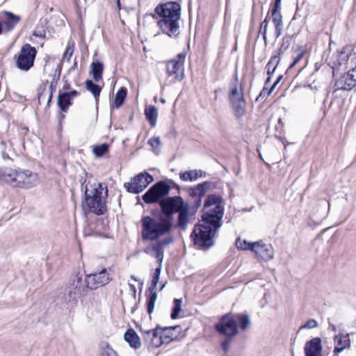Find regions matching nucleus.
<instances>
[{
	"mask_svg": "<svg viewBox=\"0 0 356 356\" xmlns=\"http://www.w3.org/2000/svg\"><path fill=\"white\" fill-rule=\"evenodd\" d=\"M225 213L223 198L217 194H209L204 200L201 220L195 225L191 237L194 244L202 250L214 245L213 238L222 226Z\"/></svg>",
	"mask_w": 356,
	"mask_h": 356,
	"instance_id": "1",
	"label": "nucleus"
},
{
	"mask_svg": "<svg viewBox=\"0 0 356 356\" xmlns=\"http://www.w3.org/2000/svg\"><path fill=\"white\" fill-rule=\"evenodd\" d=\"M186 204L181 196L168 197L161 201V213L157 220L149 216L141 219L143 239L154 241L169 234L174 227L173 214Z\"/></svg>",
	"mask_w": 356,
	"mask_h": 356,
	"instance_id": "2",
	"label": "nucleus"
},
{
	"mask_svg": "<svg viewBox=\"0 0 356 356\" xmlns=\"http://www.w3.org/2000/svg\"><path fill=\"white\" fill-rule=\"evenodd\" d=\"M153 17L157 19L156 24L160 30L170 38H177L179 33L181 6L170 1L159 4L154 9Z\"/></svg>",
	"mask_w": 356,
	"mask_h": 356,
	"instance_id": "3",
	"label": "nucleus"
},
{
	"mask_svg": "<svg viewBox=\"0 0 356 356\" xmlns=\"http://www.w3.org/2000/svg\"><path fill=\"white\" fill-rule=\"evenodd\" d=\"M88 289L82 277L76 275L66 283L62 296V301L67 307L74 308L77 305L79 299L88 293Z\"/></svg>",
	"mask_w": 356,
	"mask_h": 356,
	"instance_id": "4",
	"label": "nucleus"
},
{
	"mask_svg": "<svg viewBox=\"0 0 356 356\" xmlns=\"http://www.w3.org/2000/svg\"><path fill=\"white\" fill-rule=\"evenodd\" d=\"M105 197L102 195L104 188L102 184H98L89 191L87 186L85 191V200L88 211L97 216L103 215L107 211L105 198L107 196L108 191L105 187Z\"/></svg>",
	"mask_w": 356,
	"mask_h": 356,
	"instance_id": "5",
	"label": "nucleus"
},
{
	"mask_svg": "<svg viewBox=\"0 0 356 356\" xmlns=\"http://www.w3.org/2000/svg\"><path fill=\"white\" fill-rule=\"evenodd\" d=\"M7 177L6 183L13 187L30 188L38 183V175L30 170H17L8 169L5 175Z\"/></svg>",
	"mask_w": 356,
	"mask_h": 356,
	"instance_id": "6",
	"label": "nucleus"
},
{
	"mask_svg": "<svg viewBox=\"0 0 356 356\" xmlns=\"http://www.w3.org/2000/svg\"><path fill=\"white\" fill-rule=\"evenodd\" d=\"M37 55L35 47L30 44H24L15 56L16 67L22 71L28 72L34 65Z\"/></svg>",
	"mask_w": 356,
	"mask_h": 356,
	"instance_id": "7",
	"label": "nucleus"
},
{
	"mask_svg": "<svg viewBox=\"0 0 356 356\" xmlns=\"http://www.w3.org/2000/svg\"><path fill=\"white\" fill-rule=\"evenodd\" d=\"M171 186L165 181H159L152 185L143 195L146 204L159 203L169 194Z\"/></svg>",
	"mask_w": 356,
	"mask_h": 356,
	"instance_id": "8",
	"label": "nucleus"
},
{
	"mask_svg": "<svg viewBox=\"0 0 356 356\" xmlns=\"http://www.w3.org/2000/svg\"><path fill=\"white\" fill-rule=\"evenodd\" d=\"M213 183L209 181H205L194 186L188 188V202L191 209L195 211L199 209L202 204V199L213 188Z\"/></svg>",
	"mask_w": 356,
	"mask_h": 356,
	"instance_id": "9",
	"label": "nucleus"
},
{
	"mask_svg": "<svg viewBox=\"0 0 356 356\" xmlns=\"http://www.w3.org/2000/svg\"><path fill=\"white\" fill-rule=\"evenodd\" d=\"M214 328L218 334L224 336L235 337L238 333V325L232 312L220 316Z\"/></svg>",
	"mask_w": 356,
	"mask_h": 356,
	"instance_id": "10",
	"label": "nucleus"
},
{
	"mask_svg": "<svg viewBox=\"0 0 356 356\" xmlns=\"http://www.w3.org/2000/svg\"><path fill=\"white\" fill-rule=\"evenodd\" d=\"M153 181L154 178L150 174L147 172H140L131 178L130 182L124 183V187L128 193L139 194Z\"/></svg>",
	"mask_w": 356,
	"mask_h": 356,
	"instance_id": "11",
	"label": "nucleus"
},
{
	"mask_svg": "<svg viewBox=\"0 0 356 356\" xmlns=\"http://www.w3.org/2000/svg\"><path fill=\"white\" fill-rule=\"evenodd\" d=\"M111 277L106 268L99 272L87 275L83 282L86 287L90 289H96L99 286H105L111 281Z\"/></svg>",
	"mask_w": 356,
	"mask_h": 356,
	"instance_id": "12",
	"label": "nucleus"
},
{
	"mask_svg": "<svg viewBox=\"0 0 356 356\" xmlns=\"http://www.w3.org/2000/svg\"><path fill=\"white\" fill-rule=\"evenodd\" d=\"M160 329V325H156L155 328L149 330L145 329L143 327H139L143 342L148 348H155L162 345V341L160 339L159 335Z\"/></svg>",
	"mask_w": 356,
	"mask_h": 356,
	"instance_id": "13",
	"label": "nucleus"
},
{
	"mask_svg": "<svg viewBox=\"0 0 356 356\" xmlns=\"http://www.w3.org/2000/svg\"><path fill=\"white\" fill-rule=\"evenodd\" d=\"M356 86V67L349 70L336 80L334 85V92L337 90H351Z\"/></svg>",
	"mask_w": 356,
	"mask_h": 356,
	"instance_id": "14",
	"label": "nucleus"
},
{
	"mask_svg": "<svg viewBox=\"0 0 356 356\" xmlns=\"http://www.w3.org/2000/svg\"><path fill=\"white\" fill-rule=\"evenodd\" d=\"M293 61L291 68L299 65L298 72L301 71L307 64L308 52L307 45H297L293 47Z\"/></svg>",
	"mask_w": 356,
	"mask_h": 356,
	"instance_id": "15",
	"label": "nucleus"
},
{
	"mask_svg": "<svg viewBox=\"0 0 356 356\" xmlns=\"http://www.w3.org/2000/svg\"><path fill=\"white\" fill-rule=\"evenodd\" d=\"M166 71L173 81H180L184 78L183 65L176 59L169 60L166 64Z\"/></svg>",
	"mask_w": 356,
	"mask_h": 356,
	"instance_id": "16",
	"label": "nucleus"
},
{
	"mask_svg": "<svg viewBox=\"0 0 356 356\" xmlns=\"http://www.w3.org/2000/svg\"><path fill=\"white\" fill-rule=\"evenodd\" d=\"M252 251L264 261H268L273 257V248L270 244H265L259 241L252 243Z\"/></svg>",
	"mask_w": 356,
	"mask_h": 356,
	"instance_id": "17",
	"label": "nucleus"
},
{
	"mask_svg": "<svg viewBox=\"0 0 356 356\" xmlns=\"http://www.w3.org/2000/svg\"><path fill=\"white\" fill-rule=\"evenodd\" d=\"M334 355L339 354L346 349H349L351 346V341L349 334L340 332L333 337Z\"/></svg>",
	"mask_w": 356,
	"mask_h": 356,
	"instance_id": "18",
	"label": "nucleus"
},
{
	"mask_svg": "<svg viewBox=\"0 0 356 356\" xmlns=\"http://www.w3.org/2000/svg\"><path fill=\"white\" fill-rule=\"evenodd\" d=\"M281 1L282 0H275L274 7L271 11L273 16V22L274 24L275 29V35L277 38L282 35L283 28L282 17L280 14Z\"/></svg>",
	"mask_w": 356,
	"mask_h": 356,
	"instance_id": "19",
	"label": "nucleus"
},
{
	"mask_svg": "<svg viewBox=\"0 0 356 356\" xmlns=\"http://www.w3.org/2000/svg\"><path fill=\"white\" fill-rule=\"evenodd\" d=\"M305 356H323L321 339L315 337L308 341L304 348Z\"/></svg>",
	"mask_w": 356,
	"mask_h": 356,
	"instance_id": "20",
	"label": "nucleus"
},
{
	"mask_svg": "<svg viewBox=\"0 0 356 356\" xmlns=\"http://www.w3.org/2000/svg\"><path fill=\"white\" fill-rule=\"evenodd\" d=\"M177 222L175 227H178L182 231L187 229V226L190 222V207L189 204L187 203L177 212Z\"/></svg>",
	"mask_w": 356,
	"mask_h": 356,
	"instance_id": "21",
	"label": "nucleus"
},
{
	"mask_svg": "<svg viewBox=\"0 0 356 356\" xmlns=\"http://www.w3.org/2000/svg\"><path fill=\"white\" fill-rule=\"evenodd\" d=\"M241 98L245 99L243 85L238 83V77L236 76L234 82L232 83L229 87L228 99L229 102H232L239 100Z\"/></svg>",
	"mask_w": 356,
	"mask_h": 356,
	"instance_id": "22",
	"label": "nucleus"
},
{
	"mask_svg": "<svg viewBox=\"0 0 356 356\" xmlns=\"http://www.w3.org/2000/svg\"><path fill=\"white\" fill-rule=\"evenodd\" d=\"M3 16L1 22L2 23V26H5L6 32L11 31L21 20L20 16L16 15L10 11H4Z\"/></svg>",
	"mask_w": 356,
	"mask_h": 356,
	"instance_id": "23",
	"label": "nucleus"
},
{
	"mask_svg": "<svg viewBox=\"0 0 356 356\" xmlns=\"http://www.w3.org/2000/svg\"><path fill=\"white\" fill-rule=\"evenodd\" d=\"M124 340L129 343V346L138 349L141 346V340L136 332L132 329H128L124 334Z\"/></svg>",
	"mask_w": 356,
	"mask_h": 356,
	"instance_id": "24",
	"label": "nucleus"
},
{
	"mask_svg": "<svg viewBox=\"0 0 356 356\" xmlns=\"http://www.w3.org/2000/svg\"><path fill=\"white\" fill-rule=\"evenodd\" d=\"M179 325L170 326V327H161L159 330L160 339L162 341V344H168L176 337L173 336L172 331L179 329Z\"/></svg>",
	"mask_w": 356,
	"mask_h": 356,
	"instance_id": "25",
	"label": "nucleus"
},
{
	"mask_svg": "<svg viewBox=\"0 0 356 356\" xmlns=\"http://www.w3.org/2000/svg\"><path fill=\"white\" fill-rule=\"evenodd\" d=\"M206 172L202 170H193L179 173V178L184 181H194L200 177H205Z\"/></svg>",
	"mask_w": 356,
	"mask_h": 356,
	"instance_id": "26",
	"label": "nucleus"
},
{
	"mask_svg": "<svg viewBox=\"0 0 356 356\" xmlns=\"http://www.w3.org/2000/svg\"><path fill=\"white\" fill-rule=\"evenodd\" d=\"M233 110L234 116L236 118H241L245 113L246 102L245 99L229 102Z\"/></svg>",
	"mask_w": 356,
	"mask_h": 356,
	"instance_id": "27",
	"label": "nucleus"
},
{
	"mask_svg": "<svg viewBox=\"0 0 356 356\" xmlns=\"http://www.w3.org/2000/svg\"><path fill=\"white\" fill-rule=\"evenodd\" d=\"M57 104L61 111H67L69 107L72 104V98L69 97L67 92H59Z\"/></svg>",
	"mask_w": 356,
	"mask_h": 356,
	"instance_id": "28",
	"label": "nucleus"
},
{
	"mask_svg": "<svg viewBox=\"0 0 356 356\" xmlns=\"http://www.w3.org/2000/svg\"><path fill=\"white\" fill-rule=\"evenodd\" d=\"M104 70L103 63L99 61L92 62L91 64L90 74L95 81L98 82L102 79Z\"/></svg>",
	"mask_w": 356,
	"mask_h": 356,
	"instance_id": "29",
	"label": "nucleus"
},
{
	"mask_svg": "<svg viewBox=\"0 0 356 356\" xmlns=\"http://www.w3.org/2000/svg\"><path fill=\"white\" fill-rule=\"evenodd\" d=\"M234 318H236V323H238L239 327L241 330H246L251 324L250 316L248 314L239 313L234 314Z\"/></svg>",
	"mask_w": 356,
	"mask_h": 356,
	"instance_id": "30",
	"label": "nucleus"
},
{
	"mask_svg": "<svg viewBox=\"0 0 356 356\" xmlns=\"http://www.w3.org/2000/svg\"><path fill=\"white\" fill-rule=\"evenodd\" d=\"M146 119L149 122L151 127H154L156 124L158 113L155 106L150 105L145 110Z\"/></svg>",
	"mask_w": 356,
	"mask_h": 356,
	"instance_id": "31",
	"label": "nucleus"
},
{
	"mask_svg": "<svg viewBox=\"0 0 356 356\" xmlns=\"http://www.w3.org/2000/svg\"><path fill=\"white\" fill-rule=\"evenodd\" d=\"M86 88L89 90L94 96L96 103L99 102V97L102 91V87L97 84L93 83L92 80H86L85 81Z\"/></svg>",
	"mask_w": 356,
	"mask_h": 356,
	"instance_id": "32",
	"label": "nucleus"
},
{
	"mask_svg": "<svg viewBox=\"0 0 356 356\" xmlns=\"http://www.w3.org/2000/svg\"><path fill=\"white\" fill-rule=\"evenodd\" d=\"M127 94V89L125 87H121L115 95L113 107L115 108H120L123 104Z\"/></svg>",
	"mask_w": 356,
	"mask_h": 356,
	"instance_id": "33",
	"label": "nucleus"
},
{
	"mask_svg": "<svg viewBox=\"0 0 356 356\" xmlns=\"http://www.w3.org/2000/svg\"><path fill=\"white\" fill-rule=\"evenodd\" d=\"M146 293H149V294H147V311L150 315L154 312L158 295L156 291L154 290L152 291L147 290Z\"/></svg>",
	"mask_w": 356,
	"mask_h": 356,
	"instance_id": "34",
	"label": "nucleus"
},
{
	"mask_svg": "<svg viewBox=\"0 0 356 356\" xmlns=\"http://www.w3.org/2000/svg\"><path fill=\"white\" fill-rule=\"evenodd\" d=\"M181 298H175L173 300V306L172 307V312L170 317L172 319H177L181 310Z\"/></svg>",
	"mask_w": 356,
	"mask_h": 356,
	"instance_id": "35",
	"label": "nucleus"
},
{
	"mask_svg": "<svg viewBox=\"0 0 356 356\" xmlns=\"http://www.w3.org/2000/svg\"><path fill=\"white\" fill-rule=\"evenodd\" d=\"M319 205L323 207V209L320 211L319 216L315 217L314 214L311 216V218L315 222H318L325 218L327 216V211L325 210L326 205L329 206V203L325 200H322L319 202Z\"/></svg>",
	"mask_w": 356,
	"mask_h": 356,
	"instance_id": "36",
	"label": "nucleus"
},
{
	"mask_svg": "<svg viewBox=\"0 0 356 356\" xmlns=\"http://www.w3.org/2000/svg\"><path fill=\"white\" fill-rule=\"evenodd\" d=\"M101 356H118L117 353L106 342L100 343Z\"/></svg>",
	"mask_w": 356,
	"mask_h": 356,
	"instance_id": "37",
	"label": "nucleus"
},
{
	"mask_svg": "<svg viewBox=\"0 0 356 356\" xmlns=\"http://www.w3.org/2000/svg\"><path fill=\"white\" fill-rule=\"evenodd\" d=\"M279 61L280 58L277 56H274L270 58L266 66V70L268 75H271L275 72Z\"/></svg>",
	"mask_w": 356,
	"mask_h": 356,
	"instance_id": "38",
	"label": "nucleus"
},
{
	"mask_svg": "<svg viewBox=\"0 0 356 356\" xmlns=\"http://www.w3.org/2000/svg\"><path fill=\"white\" fill-rule=\"evenodd\" d=\"M283 127H284V122L282 121V119L279 118L278 123L275 127V131H276L275 136L277 138H279L282 141L284 145L286 146V143H288V142H287L286 138L284 137V136L282 134L284 132Z\"/></svg>",
	"mask_w": 356,
	"mask_h": 356,
	"instance_id": "39",
	"label": "nucleus"
},
{
	"mask_svg": "<svg viewBox=\"0 0 356 356\" xmlns=\"http://www.w3.org/2000/svg\"><path fill=\"white\" fill-rule=\"evenodd\" d=\"M109 146L106 143H102L99 145L94 146L92 152L95 156L101 157L108 152Z\"/></svg>",
	"mask_w": 356,
	"mask_h": 356,
	"instance_id": "40",
	"label": "nucleus"
},
{
	"mask_svg": "<svg viewBox=\"0 0 356 356\" xmlns=\"http://www.w3.org/2000/svg\"><path fill=\"white\" fill-rule=\"evenodd\" d=\"M161 266H159L158 268H156L155 269V271H154V273L152 276V281H151V284L149 286V287L148 288V291H156V286H157V284L159 282V277H160V275H161Z\"/></svg>",
	"mask_w": 356,
	"mask_h": 356,
	"instance_id": "41",
	"label": "nucleus"
},
{
	"mask_svg": "<svg viewBox=\"0 0 356 356\" xmlns=\"http://www.w3.org/2000/svg\"><path fill=\"white\" fill-rule=\"evenodd\" d=\"M252 243H248L246 240H241L240 238L236 241V246L238 250L252 251Z\"/></svg>",
	"mask_w": 356,
	"mask_h": 356,
	"instance_id": "42",
	"label": "nucleus"
},
{
	"mask_svg": "<svg viewBox=\"0 0 356 356\" xmlns=\"http://www.w3.org/2000/svg\"><path fill=\"white\" fill-rule=\"evenodd\" d=\"M268 24V20L266 17V19L261 23L259 30V34H260L263 36V39H264L266 44H267L266 33H267Z\"/></svg>",
	"mask_w": 356,
	"mask_h": 356,
	"instance_id": "43",
	"label": "nucleus"
},
{
	"mask_svg": "<svg viewBox=\"0 0 356 356\" xmlns=\"http://www.w3.org/2000/svg\"><path fill=\"white\" fill-rule=\"evenodd\" d=\"M74 48V42H69L68 44L66 47V49L63 54V59H67V60H70V58L73 54Z\"/></svg>",
	"mask_w": 356,
	"mask_h": 356,
	"instance_id": "44",
	"label": "nucleus"
},
{
	"mask_svg": "<svg viewBox=\"0 0 356 356\" xmlns=\"http://www.w3.org/2000/svg\"><path fill=\"white\" fill-rule=\"evenodd\" d=\"M152 250L156 252L155 257L161 264L164 257V249L154 245L152 247Z\"/></svg>",
	"mask_w": 356,
	"mask_h": 356,
	"instance_id": "45",
	"label": "nucleus"
},
{
	"mask_svg": "<svg viewBox=\"0 0 356 356\" xmlns=\"http://www.w3.org/2000/svg\"><path fill=\"white\" fill-rule=\"evenodd\" d=\"M289 47V37L286 35L283 38V42L278 50L279 55L277 56L280 57L281 55L284 54L286 51Z\"/></svg>",
	"mask_w": 356,
	"mask_h": 356,
	"instance_id": "46",
	"label": "nucleus"
},
{
	"mask_svg": "<svg viewBox=\"0 0 356 356\" xmlns=\"http://www.w3.org/2000/svg\"><path fill=\"white\" fill-rule=\"evenodd\" d=\"M58 79H56L55 76L53 78L51 82V84H50V86H49V88H50V95H49V97L48 98V101H47V106H49L50 105V103H51V99L53 97V93L54 92L56 91V86H57V82H58Z\"/></svg>",
	"mask_w": 356,
	"mask_h": 356,
	"instance_id": "47",
	"label": "nucleus"
},
{
	"mask_svg": "<svg viewBox=\"0 0 356 356\" xmlns=\"http://www.w3.org/2000/svg\"><path fill=\"white\" fill-rule=\"evenodd\" d=\"M174 242V238L172 236L164 238L162 240L158 241L155 245L162 248L164 249V247L168 245L169 244Z\"/></svg>",
	"mask_w": 356,
	"mask_h": 356,
	"instance_id": "48",
	"label": "nucleus"
},
{
	"mask_svg": "<svg viewBox=\"0 0 356 356\" xmlns=\"http://www.w3.org/2000/svg\"><path fill=\"white\" fill-rule=\"evenodd\" d=\"M274 88L271 86L269 90H268L266 87H264L262 90L261 91L259 96L256 98V101L259 102L260 100H262L264 97L269 96Z\"/></svg>",
	"mask_w": 356,
	"mask_h": 356,
	"instance_id": "49",
	"label": "nucleus"
},
{
	"mask_svg": "<svg viewBox=\"0 0 356 356\" xmlns=\"http://www.w3.org/2000/svg\"><path fill=\"white\" fill-rule=\"evenodd\" d=\"M234 337L225 336V339L221 342V347L224 352L227 353L229 349V345Z\"/></svg>",
	"mask_w": 356,
	"mask_h": 356,
	"instance_id": "50",
	"label": "nucleus"
},
{
	"mask_svg": "<svg viewBox=\"0 0 356 356\" xmlns=\"http://www.w3.org/2000/svg\"><path fill=\"white\" fill-rule=\"evenodd\" d=\"M147 143L152 147L153 149H157L161 145V139L159 136L151 138Z\"/></svg>",
	"mask_w": 356,
	"mask_h": 356,
	"instance_id": "51",
	"label": "nucleus"
},
{
	"mask_svg": "<svg viewBox=\"0 0 356 356\" xmlns=\"http://www.w3.org/2000/svg\"><path fill=\"white\" fill-rule=\"evenodd\" d=\"M318 326V323L314 319H310L307 321L304 325H302L300 329H312Z\"/></svg>",
	"mask_w": 356,
	"mask_h": 356,
	"instance_id": "52",
	"label": "nucleus"
},
{
	"mask_svg": "<svg viewBox=\"0 0 356 356\" xmlns=\"http://www.w3.org/2000/svg\"><path fill=\"white\" fill-rule=\"evenodd\" d=\"M45 89H46L45 85H41L38 88V98L39 101L40 100V99L43 95V92L45 91Z\"/></svg>",
	"mask_w": 356,
	"mask_h": 356,
	"instance_id": "53",
	"label": "nucleus"
},
{
	"mask_svg": "<svg viewBox=\"0 0 356 356\" xmlns=\"http://www.w3.org/2000/svg\"><path fill=\"white\" fill-rule=\"evenodd\" d=\"M68 92L69 97L70 98H72V99L73 97H76V96H78L79 95V92L77 90H71L70 92Z\"/></svg>",
	"mask_w": 356,
	"mask_h": 356,
	"instance_id": "54",
	"label": "nucleus"
},
{
	"mask_svg": "<svg viewBox=\"0 0 356 356\" xmlns=\"http://www.w3.org/2000/svg\"><path fill=\"white\" fill-rule=\"evenodd\" d=\"M8 173V170H6L4 172H2L0 170V180L6 182L7 177L5 176Z\"/></svg>",
	"mask_w": 356,
	"mask_h": 356,
	"instance_id": "55",
	"label": "nucleus"
},
{
	"mask_svg": "<svg viewBox=\"0 0 356 356\" xmlns=\"http://www.w3.org/2000/svg\"><path fill=\"white\" fill-rule=\"evenodd\" d=\"M282 78H283V75H282V74H281V75H280V76L277 77V80L275 81V83H274L273 84V86H272L273 88H275V86H277V83H279V82L282 79Z\"/></svg>",
	"mask_w": 356,
	"mask_h": 356,
	"instance_id": "56",
	"label": "nucleus"
},
{
	"mask_svg": "<svg viewBox=\"0 0 356 356\" xmlns=\"http://www.w3.org/2000/svg\"><path fill=\"white\" fill-rule=\"evenodd\" d=\"M328 329H329V330H331L332 332H337V327H336V326H335L334 324H332V323H329Z\"/></svg>",
	"mask_w": 356,
	"mask_h": 356,
	"instance_id": "57",
	"label": "nucleus"
},
{
	"mask_svg": "<svg viewBox=\"0 0 356 356\" xmlns=\"http://www.w3.org/2000/svg\"><path fill=\"white\" fill-rule=\"evenodd\" d=\"M63 88L64 90H69V89L70 88V83L67 82V81H65V83H64V85H63Z\"/></svg>",
	"mask_w": 356,
	"mask_h": 356,
	"instance_id": "58",
	"label": "nucleus"
},
{
	"mask_svg": "<svg viewBox=\"0 0 356 356\" xmlns=\"http://www.w3.org/2000/svg\"><path fill=\"white\" fill-rule=\"evenodd\" d=\"M169 182L172 184V187L173 188H177L179 189V186L178 184H175L172 180H170Z\"/></svg>",
	"mask_w": 356,
	"mask_h": 356,
	"instance_id": "59",
	"label": "nucleus"
},
{
	"mask_svg": "<svg viewBox=\"0 0 356 356\" xmlns=\"http://www.w3.org/2000/svg\"><path fill=\"white\" fill-rule=\"evenodd\" d=\"M177 57L179 58V59H184L185 57H186V55L183 53H180L177 55Z\"/></svg>",
	"mask_w": 356,
	"mask_h": 356,
	"instance_id": "60",
	"label": "nucleus"
},
{
	"mask_svg": "<svg viewBox=\"0 0 356 356\" xmlns=\"http://www.w3.org/2000/svg\"><path fill=\"white\" fill-rule=\"evenodd\" d=\"M129 287L131 291H133L134 293L136 292V286L134 284H129Z\"/></svg>",
	"mask_w": 356,
	"mask_h": 356,
	"instance_id": "61",
	"label": "nucleus"
},
{
	"mask_svg": "<svg viewBox=\"0 0 356 356\" xmlns=\"http://www.w3.org/2000/svg\"><path fill=\"white\" fill-rule=\"evenodd\" d=\"M270 81V75H268V77L266 79L265 81V86H267Z\"/></svg>",
	"mask_w": 356,
	"mask_h": 356,
	"instance_id": "62",
	"label": "nucleus"
},
{
	"mask_svg": "<svg viewBox=\"0 0 356 356\" xmlns=\"http://www.w3.org/2000/svg\"><path fill=\"white\" fill-rule=\"evenodd\" d=\"M116 4H117L118 9H120L121 8L120 0H116Z\"/></svg>",
	"mask_w": 356,
	"mask_h": 356,
	"instance_id": "63",
	"label": "nucleus"
},
{
	"mask_svg": "<svg viewBox=\"0 0 356 356\" xmlns=\"http://www.w3.org/2000/svg\"><path fill=\"white\" fill-rule=\"evenodd\" d=\"M3 26H2V23L0 22V35L3 33Z\"/></svg>",
	"mask_w": 356,
	"mask_h": 356,
	"instance_id": "64",
	"label": "nucleus"
}]
</instances>
